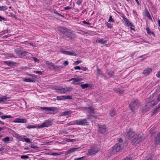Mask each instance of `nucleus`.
Returning <instances> with one entry per match:
<instances>
[{
  "instance_id": "37998d69",
  "label": "nucleus",
  "mask_w": 160,
  "mask_h": 160,
  "mask_svg": "<svg viewBox=\"0 0 160 160\" xmlns=\"http://www.w3.org/2000/svg\"><path fill=\"white\" fill-rule=\"evenodd\" d=\"M71 112L69 111H67V112H65L62 113V114L64 115H68L69 114H71Z\"/></svg>"
},
{
  "instance_id": "20e7f679",
  "label": "nucleus",
  "mask_w": 160,
  "mask_h": 160,
  "mask_svg": "<svg viewBox=\"0 0 160 160\" xmlns=\"http://www.w3.org/2000/svg\"><path fill=\"white\" fill-rule=\"evenodd\" d=\"M99 150L96 147H92L90 149L87 153L88 155H93L98 152Z\"/></svg>"
},
{
  "instance_id": "5fc2aeb1",
  "label": "nucleus",
  "mask_w": 160,
  "mask_h": 160,
  "mask_svg": "<svg viewBox=\"0 0 160 160\" xmlns=\"http://www.w3.org/2000/svg\"><path fill=\"white\" fill-rule=\"evenodd\" d=\"M33 72L37 73L39 75H41L42 74V72L41 71H33Z\"/></svg>"
},
{
  "instance_id": "a211bd4d",
  "label": "nucleus",
  "mask_w": 160,
  "mask_h": 160,
  "mask_svg": "<svg viewBox=\"0 0 160 160\" xmlns=\"http://www.w3.org/2000/svg\"><path fill=\"white\" fill-rule=\"evenodd\" d=\"M65 93H68L70 92L72 89L71 87H67L64 88Z\"/></svg>"
},
{
  "instance_id": "13d9d810",
  "label": "nucleus",
  "mask_w": 160,
  "mask_h": 160,
  "mask_svg": "<svg viewBox=\"0 0 160 160\" xmlns=\"http://www.w3.org/2000/svg\"><path fill=\"white\" fill-rule=\"evenodd\" d=\"M132 160V158H131V157H126L125 158H124V159H122V160Z\"/></svg>"
},
{
  "instance_id": "c03bdc74",
  "label": "nucleus",
  "mask_w": 160,
  "mask_h": 160,
  "mask_svg": "<svg viewBox=\"0 0 160 160\" xmlns=\"http://www.w3.org/2000/svg\"><path fill=\"white\" fill-rule=\"evenodd\" d=\"M20 158L22 159H28L29 157L27 155H22L20 156Z\"/></svg>"
},
{
  "instance_id": "f257e3e1",
  "label": "nucleus",
  "mask_w": 160,
  "mask_h": 160,
  "mask_svg": "<svg viewBox=\"0 0 160 160\" xmlns=\"http://www.w3.org/2000/svg\"><path fill=\"white\" fill-rule=\"evenodd\" d=\"M123 147V145L122 144H116L112 147V148L110 150L111 154V155L117 154V152H119Z\"/></svg>"
},
{
  "instance_id": "393cba45",
  "label": "nucleus",
  "mask_w": 160,
  "mask_h": 160,
  "mask_svg": "<svg viewBox=\"0 0 160 160\" xmlns=\"http://www.w3.org/2000/svg\"><path fill=\"white\" fill-rule=\"evenodd\" d=\"M23 80L26 82H33L34 80L30 78H23Z\"/></svg>"
},
{
  "instance_id": "72a5a7b5",
  "label": "nucleus",
  "mask_w": 160,
  "mask_h": 160,
  "mask_svg": "<svg viewBox=\"0 0 160 160\" xmlns=\"http://www.w3.org/2000/svg\"><path fill=\"white\" fill-rule=\"evenodd\" d=\"M98 42L99 43L101 44H104L106 42V40H104L103 39H100L98 40Z\"/></svg>"
},
{
  "instance_id": "de8ad7c7",
  "label": "nucleus",
  "mask_w": 160,
  "mask_h": 160,
  "mask_svg": "<svg viewBox=\"0 0 160 160\" xmlns=\"http://www.w3.org/2000/svg\"><path fill=\"white\" fill-rule=\"evenodd\" d=\"M68 55L70 56H76V54L74 52H69Z\"/></svg>"
},
{
  "instance_id": "3c124183",
  "label": "nucleus",
  "mask_w": 160,
  "mask_h": 160,
  "mask_svg": "<svg viewBox=\"0 0 160 160\" xmlns=\"http://www.w3.org/2000/svg\"><path fill=\"white\" fill-rule=\"evenodd\" d=\"M106 25L108 28H112V26L110 23L107 22L106 23Z\"/></svg>"
},
{
  "instance_id": "dca6fc26",
  "label": "nucleus",
  "mask_w": 160,
  "mask_h": 160,
  "mask_svg": "<svg viewBox=\"0 0 160 160\" xmlns=\"http://www.w3.org/2000/svg\"><path fill=\"white\" fill-rule=\"evenodd\" d=\"M152 72V69L150 68H148L144 70L143 73L145 75H148Z\"/></svg>"
},
{
  "instance_id": "ddd939ff",
  "label": "nucleus",
  "mask_w": 160,
  "mask_h": 160,
  "mask_svg": "<svg viewBox=\"0 0 160 160\" xmlns=\"http://www.w3.org/2000/svg\"><path fill=\"white\" fill-rule=\"evenodd\" d=\"M65 35L71 38H72L74 37H76L75 35L72 33V32H71L70 30L68 31L67 33H66Z\"/></svg>"
},
{
  "instance_id": "864d4df0",
  "label": "nucleus",
  "mask_w": 160,
  "mask_h": 160,
  "mask_svg": "<svg viewBox=\"0 0 160 160\" xmlns=\"http://www.w3.org/2000/svg\"><path fill=\"white\" fill-rule=\"evenodd\" d=\"M32 58L33 59L34 61L35 62H39V60L37 58H36L34 57H32Z\"/></svg>"
},
{
  "instance_id": "4be33fe9",
  "label": "nucleus",
  "mask_w": 160,
  "mask_h": 160,
  "mask_svg": "<svg viewBox=\"0 0 160 160\" xmlns=\"http://www.w3.org/2000/svg\"><path fill=\"white\" fill-rule=\"evenodd\" d=\"M29 53L25 51H21L20 57H22L26 55H28Z\"/></svg>"
},
{
  "instance_id": "423d86ee",
  "label": "nucleus",
  "mask_w": 160,
  "mask_h": 160,
  "mask_svg": "<svg viewBox=\"0 0 160 160\" xmlns=\"http://www.w3.org/2000/svg\"><path fill=\"white\" fill-rule=\"evenodd\" d=\"M75 123L77 125H85L87 124L88 122L87 121V120L86 119H84L76 120L75 121Z\"/></svg>"
},
{
  "instance_id": "2f4dec72",
  "label": "nucleus",
  "mask_w": 160,
  "mask_h": 160,
  "mask_svg": "<svg viewBox=\"0 0 160 160\" xmlns=\"http://www.w3.org/2000/svg\"><path fill=\"white\" fill-rule=\"evenodd\" d=\"M62 97H63V98L65 99H71L72 98V96H62Z\"/></svg>"
},
{
  "instance_id": "e433bc0d",
  "label": "nucleus",
  "mask_w": 160,
  "mask_h": 160,
  "mask_svg": "<svg viewBox=\"0 0 160 160\" xmlns=\"http://www.w3.org/2000/svg\"><path fill=\"white\" fill-rule=\"evenodd\" d=\"M9 137H6L2 139V141L4 142H7L9 141Z\"/></svg>"
},
{
  "instance_id": "1a4fd4ad",
  "label": "nucleus",
  "mask_w": 160,
  "mask_h": 160,
  "mask_svg": "<svg viewBox=\"0 0 160 160\" xmlns=\"http://www.w3.org/2000/svg\"><path fill=\"white\" fill-rule=\"evenodd\" d=\"M58 29L61 32H62L64 34H65L67 33L68 31V30L67 28L64 27H58Z\"/></svg>"
},
{
  "instance_id": "4468645a",
  "label": "nucleus",
  "mask_w": 160,
  "mask_h": 160,
  "mask_svg": "<svg viewBox=\"0 0 160 160\" xmlns=\"http://www.w3.org/2000/svg\"><path fill=\"white\" fill-rule=\"evenodd\" d=\"M156 104L157 103L154 102L153 100H152V101L148 102L146 105V106L149 107L150 109Z\"/></svg>"
},
{
  "instance_id": "f3484780",
  "label": "nucleus",
  "mask_w": 160,
  "mask_h": 160,
  "mask_svg": "<svg viewBox=\"0 0 160 160\" xmlns=\"http://www.w3.org/2000/svg\"><path fill=\"white\" fill-rule=\"evenodd\" d=\"M63 67L62 66H59L58 65L55 66L54 65V66L53 68H52L53 69V70H55L56 71H59Z\"/></svg>"
},
{
  "instance_id": "6ab92c4d",
  "label": "nucleus",
  "mask_w": 160,
  "mask_h": 160,
  "mask_svg": "<svg viewBox=\"0 0 160 160\" xmlns=\"http://www.w3.org/2000/svg\"><path fill=\"white\" fill-rule=\"evenodd\" d=\"M150 109L149 107L146 106V105L145 106L143 107L142 108V110L143 112H145L147 111H148Z\"/></svg>"
},
{
  "instance_id": "4c0bfd02",
  "label": "nucleus",
  "mask_w": 160,
  "mask_h": 160,
  "mask_svg": "<svg viewBox=\"0 0 160 160\" xmlns=\"http://www.w3.org/2000/svg\"><path fill=\"white\" fill-rule=\"evenodd\" d=\"M97 72L96 74V75L98 76H100L101 74H102V72H101L99 69L97 68Z\"/></svg>"
},
{
  "instance_id": "052dcab7",
  "label": "nucleus",
  "mask_w": 160,
  "mask_h": 160,
  "mask_svg": "<svg viewBox=\"0 0 160 160\" xmlns=\"http://www.w3.org/2000/svg\"><path fill=\"white\" fill-rule=\"evenodd\" d=\"M11 36V35L10 34H8V35H6L4 36L3 37V38H8V37H10V36Z\"/></svg>"
},
{
  "instance_id": "cd10ccee",
  "label": "nucleus",
  "mask_w": 160,
  "mask_h": 160,
  "mask_svg": "<svg viewBox=\"0 0 160 160\" xmlns=\"http://www.w3.org/2000/svg\"><path fill=\"white\" fill-rule=\"evenodd\" d=\"M46 64L47 65H48L52 67V68H53L54 65L52 62H49V61H46Z\"/></svg>"
},
{
  "instance_id": "9d476101",
  "label": "nucleus",
  "mask_w": 160,
  "mask_h": 160,
  "mask_svg": "<svg viewBox=\"0 0 160 160\" xmlns=\"http://www.w3.org/2000/svg\"><path fill=\"white\" fill-rule=\"evenodd\" d=\"M50 122L46 121L43 123L41 125H39L38 128H43L45 127H48L50 126Z\"/></svg>"
},
{
  "instance_id": "49530a36",
  "label": "nucleus",
  "mask_w": 160,
  "mask_h": 160,
  "mask_svg": "<svg viewBox=\"0 0 160 160\" xmlns=\"http://www.w3.org/2000/svg\"><path fill=\"white\" fill-rule=\"evenodd\" d=\"M80 147L73 148H72V149L73 150V152H74L75 151H79V149H80Z\"/></svg>"
},
{
  "instance_id": "9b49d317",
  "label": "nucleus",
  "mask_w": 160,
  "mask_h": 160,
  "mask_svg": "<svg viewBox=\"0 0 160 160\" xmlns=\"http://www.w3.org/2000/svg\"><path fill=\"white\" fill-rule=\"evenodd\" d=\"M98 131L101 133H104L106 131V127L104 125H100L99 127Z\"/></svg>"
},
{
  "instance_id": "8fccbe9b",
  "label": "nucleus",
  "mask_w": 160,
  "mask_h": 160,
  "mask_svg": "<svg viewBox=\"0 0 160 160\" xmlns=\"http://www.w3.org/2000/svg\"><path fill=\"white\" fill-rule=\"evenodd\" d=\"M66 141L68 142H72L75 141V139L68 138L67 139Z\"/></svg>"
},
{
  "instance_id": "5701e85b",
  "label": "nucleus",
  "mask_w": 160,
  "mask_h": 160,
  "mask_svg": "<svg viewBox=\"0 0 160 160\" xmlns=\"http://www.w3.org/2000/svg\"><path fill=\"white\" fill-rule=\"evenodd\" d=\"M87 109L89 113H93L94 109L92 106L87 108ZM90 114H91V113H90Z\"/></svg>"
},
{
  "instance_id": "f03ea898",
  "label": "nucleus",
  "mask_w": 160,
  "mask_h": 160,
  "mask_svg": "<svg viewBox=\"0 0 160 160\" xmlns=\"http://www.w3.org/2000/svg\"><path fill=\"white\" fill-rule=\"evenodd\" d=\"M129 105L132 112L134 113L140 106V103L138 100H136L131 102Z\"/></svg>"
},
{
  "instance_id": "7ed1b4c3",
  "label": "nucleus",
  "mask_w": 160,
  "mask_h": 160,
  "mask_svg": "<svg viewBox=\"0 0 160 160\" xmlns=\"http://www.w3.org/2000/svg\"><path fill=\"white\" fill-rule=\"evenodd\" d=\"M142 137L137 133L132 139L131 143L133 145H136L141 142L142 140Z\"/></svg>"
},
{
  "instance_id": "603ef678",
  "label": "nucleus",
  "mask_w": 160,
  "mask_h": 160,
  "mask_svg": "<svg viewBox=\"0 0 160 160\" xmlns=\"http://www.w3.org/2000/svg\"><path fill=\"white\" fill-rule=\"evenodd\" d=\"M36 127L34 126L33 125H28L27 128L29 129H30L32 128H35Z\"/></svg>"
},
{
  "instance_id": "6e6552de",
  "label": "nucleus",
  "mask_w": 160,
  "mask_h": 160,
  "mask_svg": "<svg viewBox=\"0 0 160 160\" xmlns=\"http://www.w3.org/2000/svg\"><path fill=\"white\" fill-rule=\"evenodd\" d=\"M13 122L15 123H25L27 122V120L24 118H16L13 121Z\"/></svg>"
},
{
  "instance_id": "680f3d73",
  "label": "nucleus",
  "mask_w": 160,
  "mask_h": 160,
  "mask_svg": "<svg viewBox=\"0 0 160 160\" xmlns=\"http://www.w3.org/2000/svg\"><path fill=\"white\" fill-rule=\"evenodd\" d=\"M85 158L84 157H82L81 158H76L75 160H84V158Z\"/></svg>"
},
{
  "instance_id": "6e6d98bb",
  "label": "nucleus",
  "mask_w": 160,
  "mask_h": 160,
  "mask_svg": "<svg viewBox=\"0 0 160 160\" xmlns=\"http://www.w3.org/2000/svg\"><path fill=\"white\" fill-rule=\"evenodd\" d=\"M16 53L17 55L20 57L21 51H16Z\"/></svg>"
},
{
  "instance_id": "774afa93",
  "label": "nucleus",
  "mask_w": 160,
  "mask_h": 160,
  "mask_svg": "<svg viewBox=\"0 0 160 160\" xmlns=\"http://www.w3.org/2000/svg\"><path fill=\"white\" fill-rule=\"evenodd\" d=\"M157 99L158 101H160V94L158 95Z\"/></svg>"
},
{
  "instance_id": "4d7b16f0",
  "label": "nucleus",
  "mask_w": 160,
  "mask_h": 160,
  "mask_svg": "<svg viewBox=\"0 0 160 160\" xmlns=\"http://www.w3.org/2000/svg\"><path fill=\"white\" fill-rule=\"evenodd\" d=\"M82 2V1L80 0H78L76 2V3L78 5H80Z\"/></svg>"
},
{
  "instance_id": "7c9ffc66",
  "label": "nucleus",
  "mask_w": 160,
  "mask_h": 160,
  "mask_svg": "<svg viewBox=\"0 0 160 160\" xmlns=\"http://www.w3.org/2000/svg\"><path fill=\"white\" fill-rule=\"evenodd\" d=\"M80 79H77L76 78V81H74L72 82V84H73L74 85H79L80 84V82H79V81H80Z\"/></svg>"
},
{
  "instance_id": "69168bd1",
  "label": "nucleus",
  "mask_w": 160,
  "mask_h": 160,
  "mask_svg": "<svg viewBox=\"0 0 160 160\" xmlns=\"http://www.w3.org/2000/svg\"><path fill=\"white\" fill-rule=\"evenodd\" d=\"M74 68L75 70H76V69L80 70L81 68L80 66H76V67H75Z\"/></svg>"
},
{
  "instance_id": "473e14b6",
  "label": "nucleus",
  "mask_w": 160,
  "mask_h": 160,
  "mask_svg": "<svg viewBox=\"0 0 160 160\" xmlns=\"http://www.w3.org/2000/svg\"><path fill=\"white\" fill-rule=\"evenodd\" d=\"M116 92L120 94H122L123 92V89H118L116 90Z\"/></svg>"
},
{
  "instance_id": "a19ab883",
  "label": "nucleus",
  "mask_w": 160,
  "mask_h": 160,
  "mask_svg": "<svg viewBox=\"0 0 160 160\" xmlns=\"http://www.w3.org/2000/svg\"><path fill=\"white\" fill-rule=\"evenodd\" d=\"M24 141L27 143H29L30 142V139L28 138H24L23 140H22V141Z\"/></svg>"
},
{
  "instance_id": "a878e982",
  "label": "nucleus",
  "mask_w": 160,
  "mask_h": 160,
  "mask_svg": "<svg viewBox=\"0 0 160 160\" xmlns=\"http://www.w3.org/2000/svg\"><path fill=\"white\" fill-rule=\"evenodd\" d=\"M108 74L110 76V77L114 78V73L113 72L110 71L107 72Z\"/></svg>"
},
{
  "instance_id": "c9c22d12",
  "label": "nucleus",
  "mask_w": 160,
  "mask_h": 160,
  "mask_svg": "<svg viewBox=\"0 0 160 160\" xmlns=\"http://www.w3.org/2000/svg\"><path fill=\"white\" fill-rule=\"evenodd\" d=\"M88 84L87 83H85L83 84H81V86L82 89H84L88 87Z\"/></svg>"
},
{
  "instance_id": "0eeeda50",
  "label": "nucleus",
  "mask_w": 160,
  "mask_h": 160,
  "mask_svg": "<svg viewBox=\"0 0 160 160\" xmlns=\"http://www.w3.org/2000/svg\"><path fill=\"white\" fill-rule=\"evenodd\" d=\"M40 108L41 109L45 110L47 113H50L49 111H54L55 110V108L52 107H41Z\"/></svg>"
},
{
  "instance_id": "ea45409f",
  "label": "nucleus",
  "mask_w": 160,
  "mask_h": 160,
  "mask_svg": "<svg viewBox=\"0 0 160 160\" xmlns=\"http://www.w3.org/2000/svg\"><path fill=\"white\" fill-rule=\"evenodd\" d=\"M7 9V7L6 6H0V10L5 11Z\"/></svg>"
},
{
  "instance_id": "412c9836",
  "label": "nucleus",
  "mask_w": 160,
  "mask_h": 160,
  "mask_svg": "<svg viewBox=\"0 0 160 160\" xmlns=\"http://www.w3.org/2000/svg\"><path fill=\"white\" fill-rule=\"evenodd\" d=\"M145 13L146 14V16L148 17V19L151 20L152 19V17H151L148 11L146 9H145Z\"/></svg>"
},
{
  "instance_id": "09e8293b",
  "label": "nucleus",
  "mask_w": 160,
  "mask_h": 160,
  "mask_svg": "<svg viewBox=\"0 0 160 160\" xmlns=\"http://www.w3.org/2000/svg\"><path fill=\"white\" fill-rule=\"evenodd\" d=\"M61 52L62 53H63L64 54L68 55L69 51H61Z\"/></svg>"
},
{
  "instance_id": "58836bf2",
  "label": "nucleus",
  "mask_w": 160,
  "mask_h": 160,
  "mask_svg": "<svg viewBox=\"0 0 160 160\" xmlns=\"http://www.w3.org/2000/svg\"><path fill=\"white\" fill-rule=\"evenodd\" d=\"M73 152V150L72 148H70L67 151L66 154H68L70 153H71L72 152Z\"/></svg>"
},
{
  "instance_id": "338daca9",
  "label": "nucleus",
  "mask_w": 160,
  "mask_h": 160,
  "mask_svg": "<svg viewBox=\"0 0 160 160\" xmlns=\"http://www.w3.org/2000/svg\"><path fill=\"white\" fill-rule=\"evenodd\" d=\"M65 10H69L71 9V8L69 7H67L64 8Z\"/></svg>"
},
{
  "instance_id": "39448f33",
  "label": "nucleus",
  "mask_w": 160,
  "mask_h": 160,
  "mask_svg": "<svg viewBox=\"0 0 160 160\" xmlns=\"http://www.w3.org/2000/svg\"><path fill=\"white\" fill-rule=\"evenodd\" d=\"M138 133H135L132 129H129L126 135V137L128 139H132L135 135L137 134Z\"/></svg>"
},
{
  "instance_id": "f704fd0d",
  "label": "nucleus",
  "mask_w": 160,
  "mask_h": 160,
  "mask_svg": "<svg viewBox=\"0 0 160 160\" xmlns=\"http://www.w3.org/2000/svg\"><path fill=\"white\" fill-rule=\"evenodd\" d=\"M62 153H63L62 152H53L51 153V155L53 156L60 155H61Z\"/></svg>"
},
{
  "instance_id": "aec40b11",
  "label": "nucleus",
  "mask_w": 160,
  "mask_h": 160,
  "mask_svg": "<svg viewBox=\"0 0 160 160\" xmlns=\"http://www.w3.org/2000/svg\"><path fill=\"white\" fill-rule=\"evenodd\" d=\"M8 98L6 96H4L0 98V103H3L7 101V99Z\"/></svg>"
},
{
  "instance_id": "e2e57ef3",
  "label": "nucleus",
  "mask_w": 160,
  "mask_h": 160,
  "mask_svg": "<svg viewBox=\"0 0 160 160\" xmlns=\"http://www.w3.org/2000/svg\"><path fill=\"white\" fill-rule=\"evenodd\" d=\"M63 64L65 66H66L68 64V62L67 61H64L63 62Z\"/></svg>"
},
{
  "instance_id": "c756f323",
  "label": "nucleus",
  "mask_w": 160,
  "mask_h": 160,
  "mask_svg": "<svg viewBox=\"0 0 160 160\" xmlns=\"http://www.w3.org/2000/svg\"><path fill=\"white\" fill-rule=\"evenodd\" d=\"M12 117L10 115H2L0 116V118L3 119H5L6 118H10Z\"/></svg>"
},
{
  "instance_id": "f8f14e48",
  "label": "nucleus",
  "mask_w": 160,
  "mask_h": 160,
  "mask_svg": "<svg viewBox=\"0 0 160 160\" xmlns=\"http://www.w3.org/2000/svg\"><path fill=\"white\" fill-rule=\"evenodd\" d=\"M154 143L156 145H158L160 144V133L158 134L155 138Z\"/></svg>"
},
{
  "instance_id": "c85d7f7f",
  "label": "nucleus",
  "mask_w": 160,
  "mask_h": 160,
  "mask_svg": "<svg viewBox=\"0 0 160 160\" xmlns=\"http://www.w3.org/2000/svg\"><path fill=\"white\" fill-rule=\"evenodd\" d=\"M116 114V111L115 110L112 109L110 111V115L112 117H113Z\"/></svg>"
},
{
  "instance_id": "0e129e2a",
  "label": "nucleus",
  "mask_w": 160,
  "mask_h": 160,
  "mask_svg": "<svg viewBox=\"0 0 160 160\" xmlns=\"http://www.w3.org/2000/svg\"><path fill=\"white\" fill-rule=\"evenodd\" d=\"M81 69L84 71H86L88 70V69L86 67H82L81 68Z\"/></svg>"
},
{
  "instance_id": "bb28decb",
  "label": "nucleus",
  "mask_w": 160,
  "mask_h": 160,
  "mask_svg": "<svg viewBox=\"0 0 160 160\" xmlns=\"http://www.w3.org/2000/svg\"><path fill=\"white\" fill-rule=\"evenodd\" d=\"M64 88L57 89V92L58 93H65Z\"/></svg>"
},
{
  "instance_id": "2eb2a0df",
  "label": "nucleus",
  "mask_w": 160,
  "mask_h": 160,
  "mask_svg": "<svg viewBox=\"0 0 160 160\" xmlns=\"http://www.w3.org/2000/svg\"><path fill=\"white\" fill-rule=\"evenodd\" d=\"M125 23V24L127 26H132V23L129 21V20L125 17H122Z\"/></svg>"
},
{
  "instance_id": "bf43d9fd",
  "label": "nucleus",
  "mask_w": 160,
  "mask_h": 160,
  "mask_svg": "<svg viewBox=\"0 0 160 160\" xmlns=\"http://www.w3.org/2000/svg\"><path fill=\"white\" fill-rule=\"evenodd\" d=\"M57 99L58 100H62L63 99V97H62L58 96L57 97Z\"/></svg>"
},
{
  "instance_id": "a18cd8bd",
  "label": "nucleus",
  "mask_w": 160,
  "mask_h": 160,
  "mask_svg": "<svg viewBox=\"0 0 160 160\" xmlns=\"http://www.w3.org/2000/svg\"><path fill=\"white\" fill-rule=\"evenodd\" d=\"M108 22H114V20L112 18V16H110L109 18Z\"/></svg>"
},
{
  "instance_id": "79ce46f5",
  "label": "nucleus",
  "mask_w": 160,
  "mask_h": 160,
  "mask_svg": "<svg viewBox=\"0 0 160 160\" xmlns=\"http://www.w3.org/2000/svg\"><path fill=\"white\" fill-rule=\"evenodd\" d=\"M150 132L152 134H154L155 132V129L154 128H151L149 130Z\"/></svg>"
},
{
  "instance_id": "b1692460",
  "label": "nucleus",
  "mask_w": 160,
  "mask_h": 160,
  "mask_svg": "<svg viewBox=\"0 0 160 160\" xmlns=\"http://www.w3.org/2000/svg\"><path fill=\"white\" fill-rule=\"evenodd\" d=\"M5 63L8 66H14L15 63L13 62L6 61L5 62Z\"/></svg>"
}]
</instances>
